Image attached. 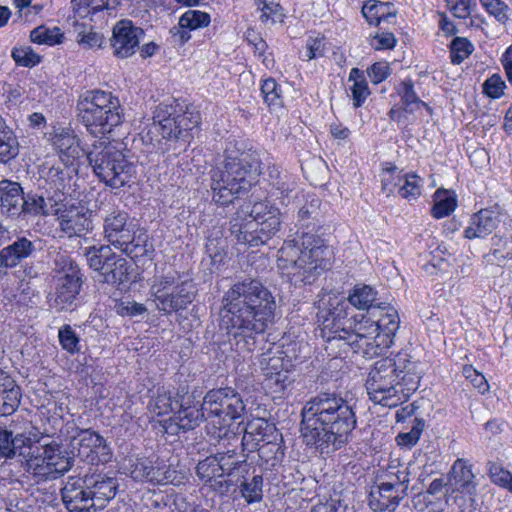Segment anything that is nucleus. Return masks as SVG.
<instances>
[{"mask_svg":"<svg viewBox=\"0 0 512 512\" xmlns=\"http://www.w3.org/2000/svg\"><path fill=\"white\" fill-rule=\"evenodd\" d=\"M103 227L107 241L131 258L148 255L153 251L147 233L137 229V225L129 221L124 211H113L107 215Z\"/></svg>","mask_w":512,"mask_h":512,"instance_id":"nucleus-12","label":"nucleus"},{"mask_svg":"<svg viewBox=\"0 0 512 512\" xmlns=\"http://www.w3.org/2000/svg\"><path fill=\"white\" fill-rule=\"evenodd\" d=\"M53 263L54 293L51 305L58 311L72 309L81 291L83 274L66 252H58Z\"/></svg>","mask_w":512,"mask_h":512,"instance_id":"nucleus-13","label":"nucleus"},{"mask_svg":"<svg viewBox=\"0 0 512 512\" xmlns=\"http://www.w3.org/2000/svg\"><path fill=\"white\" fill-rule=\"evenodd\" d=\"M492 241L495 248L491 256L498 264L512 258V235L505 237L494 235Z\"/></svg>","mask_w":512,"mask_h":512,"instance_id":"nucleus-52","label":"nucleus"},{"mask_svg":"<svg viewBox=\"0 0 512 512\" xmlns=\"http://www.w3.org/2000/svg\"><path fill=\"white\" fill-rule=\"evenodd\" d=\"M64 38L60 28L53 27L47 28L45 26H39L31 31L30 39L34 43L56 45L60 44Z\"/></svg>","mask_w":512,"mask_h":512,"instance_id":"nucleus-48","label":"nucleus"},{"mask_svg":"<svg viewBox=\"0 0 512 512\" xmlns=\"http://www.w3.org/2000/svg\"><path fill=\"white\" fill-rule=\"evenodd\" d=\"M75 29L77 32L76 40L80 46L86 49L100 48L103 43V35L93 29L87 28L84 23H76Z\"/></svg>","mask_w":512,"mask_h":512,"instance_id":"nucleus-44","label":"nucleus"},{"mask_svg":"<svg viewBox=\"0 0 512 512\" xmlns=\"http://www.w3.org/2000/svg\"><path fill=\"white\" fill-rule=\"evenodd\" d=\"M263 6L261 8V20L263 22L271 20L272 23H276L277 21H281L283 13L282 7L275 3L273 0H258Z\"/></svg>","mask_w":512,"mask_h":512,"instance_id":"nucleus-61","label":"nucleus"},{"mask_svg":"<svg viewBox=\"0 0 512 512\" xmlns=\"http://www.w3.org/2000/svg\"><path fill=\"white\" fill-rule=\"evenodd\" d=\"M86 481L94 510L103 509L116 496L118 489L116 478L102 473H92L86 474Z\"/></svg>","mask_w":512,"mask_h":512,"instance_id":"nucleus-21","label":"nucleus"},{"mask_svg":"<svg viewBox=\"0 0 512 512\" xmlns=\"http://www.w3.org/2000/svg\"><path fill=\"white\" fill-rule=\"evenodd\" d=\"M404 179L402 183L399 185L398 193L402 198L411 200L416 199L421 194L420 190V178L418 175L412 174H404Z\"/></svg>","mask_w":512,"mask_h":512,"instance_id":"nucleus-58","label":"nucleus"},{"mask_svg":"<svg viewBox=\"0 0 512 512\" xmlns=\"http://www.w3.org/2000/svg\"><path fill=\"white\" fill-rule=\"evenodd\" d=\"M456 208V199L445 190H437L434 195V205L431 209L432 216L440 219L448 216Z\"/></svg>","mask_w":512,"mask_h":512,"instance_id":"nucleus-42","label":"nucleus"},{"mask_svg":"<svg viewBox=\"0 0 512 512\" xmlns=\"http://www.w3.org/2000/svg\"><path fill=\"white\" fill-rule=\"evenodd\" d=\"M214 455L217 457L223 477L235 478V481H239L249 471L246 456L237 454L234 449L217 452Z\"/></svg>","mask_w":512,"mask_h":512,"instance_id":"nucleus-29","label":"nucleus"},{"mask_svg":"<svg viewBox=\"0 0 512 512\" xmlns=\"http://www.w3.org/2000/svg\"><path fill=\"white\" fill-rule=\"evenodd\" d=\"M316 308L320 336L327 342L329 354L339 349L364 358L378 356L392 346L400 325L398 312L391 305L348 318L345 298L334 292L319 294Z\"/></svg>","mask_w":512,"mask_h":512,"instance_id":"nucleus-1","label":"nucleus"},{"mask_svg":"<svg viewBox=\"0 0 512 512\" xmlns=\"http://www.w3.org/2000/svg\"><path fill=\"white\" fill-rule=\"evenodd\" d=\"M348 80L353 82L351 87L353 105L358 108L369 95L367 82L363 76V72L358 68L351 69Z\"/></svg>","mask_w":512,"mask_h":512,"instance_id":"nucleus-41","label":"nucleus"},{"mask_svg":"<svg viewBox=\"0 0 512 512\" xmlns=\"http://www.w3.org/2000/svg\"><path fill=\"white\" fill-rule=\"evenodd\" d=\"M159 457H130L125 460L124 471L136 481L147 480L155 483L159 480L158 467Z\"/></svg>","mask_w":512,"mask_h":512,"instance_id":"nucleus-25","label":"nucleus"},{"mask_svg":"<svg viewBox=\"0 0 512 512\" xmlns=\"http://www.w3.org/2000/svg\"><path fill=\"white\" fill-rule=\"evenodd\" d=\"M182 281L180 274L176 271L155 277L152 285L155 303L160 302V295L167 296L168 292L175 289L179 284H182Z\"/></svg>","mask_w":512,"mask_h":512,"instance_id":"nucleus-40","label":"nucleus"},{"mask_svg":"<svg viewBox=\"0 0 512 512\" xmlns=\"http://www.w3.org/2000/svg\"><path fill=\"white\" fill-rule=\"evenodd\" d=\"M62 199H53L52 202L46 201L43 195L37 193L23 194V198L20 205V215H53L54 209L58 206V202Z\"/></svg>","mask_w":512,"mask_h":512,"instance_id":"nucleus-33","label":"nucleus"},{"mask_svg":"<svg viewBox=\"0 0 512 512\" xmlns=\"http://www.w3.org/2000/svg\"><path fill=\"white\" fill-rule=\"evenodd\" d=\"M408 483V473H403V478H397L395 482H380L373 486L369 493V507L376 512L394 511L406 496Z\"/></svg>","mask_w":512,"mask_h":512,"instance_id":"nucleus-18","label":"nucleus"},{"mask_svg":"<svg viewBox=\"0 0 512 512\" xmlns=\"http://www.w3.org/2000/svg\"><path fill=\"white\" fill-rule=\"evenodd\" d=\"M376 292L368 285L356 286L353 292L349 295V302L360 310H367L369 312L374 307H384L386 304L373 305Z\"/></svg>","mask_w":512,"mask_h":512,"instance_id":"nucleus-39","label":"nucleus"},{"mask_svg":"<svg viewBox=\"0 0 512 512\" xmlns=\"http://www.w3.org/2000/svg\"><path fill=\"white\" fill-rule=\"evenodd\" d=\"M200 122V112L192 105L183 109L179 104H160L153 113L152 129L167 141L185 144Z\"/></svg>","mask_w":512,"mask_h":512,"instance_id":"nucleus-11","label":"nucleus"},{"mask_svg":"<svg viewBox=\"0 0 512 512\" xmlns=\"http://www.w3.org/2000/svg\"><path fill=\"white\" fill-rule=\"evenodd\" d=\"M282 354L283 352L280 350L269 348L266 352L257 357L259 367L266 378L286 368L288 361H284Z\"/></svg>","mask_w":512,"mask_h":512,"instance_id":"nucleus-38","label":"nucleus"},{"mask_svg":"<svg viewBox=\"0 0 512 512\" xmlns=\"http://www.w3.org/2000/svg\"><path fill=\"white\" fill-rule=\"evenodd\" d=\"M327 250L321 239L304 233L300 239L284 242L277 254L278 267L289 270V273L310 284L326 269Z\"/></svg>","mask_w":512,"mask_h":512,"instance_id":"nucleus-6","label":"nucleus"},{"mask_svg":"<svg viewBox=\"0 0 512 512\" xmlns=\"http://www.w3.org/2000/svg\"><path fill=\"white\" fill-rule=\"evenodd\" d=\"M231 233L239 243L250 246L265 244L280 229L281 213L268 201L256 202L247 217L239 214L231 220Z\"/></svg>","mask_w":512,"mask_h":512,"instance_id":"nucleus-9","label":"nucleus"},{"mask_svg":"<svg viewBox=\"0 0 512 512\" xmlns=\"http://www.w3.org/2000/svg\"><path fill=\"white\" fill-rule=\"evenodd\" d=\"M71 5L75 16L79 18H87L104 7L103 0H72Z\"/></svg>","mask_w":512,"mask_h":512,"instance_id":"nucleus-60","label":"nucleus"},{"mask_svg":"<svg viewBox=\"0 0 512 512\" xmlns=\"http://www.w3.org/2000/svg\"><path fill=\"white\" fill-rule=\"evenodd\" d=\"M69 446L73 457H78L91 465L108 463L113 457L106 439L92 429L79 430L70 438Z\"/></svg>","mask_w":512,"mask_h":512,"instance_id":"nucleus-15","label":"nucleus"},{"mask_svg":"<svg viewBox=\"0 0 512 512\" xmlns=\"http://www.w3.org/2000/svg\"><path fill=\"white\" fill-rule=\"evenodd\" d=\"M421 366L407 351L376 361L366 380L370 400L390 408L406 402L419 387Z\"/></svg>","mask_w":512,"mask_h":512,"instance_id":"nucleus-4","label":"nucleus"},{"mask_svg":"<svg viewBox=\"0 0 512 512\" xmlns=\"http://www.w3.org/2000/svg\"><path fill=\"white\" fill-rule=\"evenodd\" d=\"M144 36V30L137 27L129 19L118 21L112 30L110 45L113 53L118 58H128L135 54L139 48L141 38Z\"/></svg>","mask_w":512,"mask_h":512,"instance_id":"nucleus-19","label":"nucleus"},{"mask_svg":"<svg viewBox=\"0 0 512 512\" xmlns=\"http://www.w3.org/2000/svg\"><path fill=\"white\" fill-rule=\"evenodd\" d=\"M504 87V81L497 74L492 75L483 84L484 93L491 98H499L503 94Z\"/></svg>","mask_w":512,"mask_h":512,"instance_id":"nucleus-63","label":"nucleus"},{"mask_svg":"<svg viewBox=\"0 0 512 512\" xmlns=\"http://www.w3.org/2000/svg\"><path fill=\"white\" fill-rule=\"evenodd\" d=\"M73 164H58L48 169L46 173V181L49 183L50 188L54 189V195L48 197L47 200L52 202L53 199H62L63 196L71 187L73 174L76 173Z\"/></svg>","mask_w":512,"mask_h":512,"instance_id":"nucleus-28","label":"nucleus"},{"mask_svg":"<svg viewBox=\"0 0 512 512\" xmlns=\"http://www.w3.org/2000/svg\"><path fill=\"white\" fill-rule=\"evenodd\" d=\"M61 496L65 507L71 512H88L93 508L86 475L84 477H68L61 489Z\"/></svg>","mask_w":512,"mask_h":512,"instance_id":"nucleus-20","label":"nucleus"},{"mask_svg":"<svg viewBox=\"0 0 512 512\" xmlns=\"http://www.w3.org/2000/svg\"><path fill=\"white\" fill-rule=\"evenodd\" d=\"M89 164L95 175L106 186L119 189L133 178L135 168L124 154L121 144L103 139L94 141L87 153Z\"/></svg>","mask_w":512,"mask_h":512,"instance_id":"nucleus-8","label":"nucleus"},{"mask_svg":"<svg viewBox=\"0 0 512 512\" xmlns=\"http://www.w3.org/2000/svg\"><path fill=\"white\" fill-rule=\"evenodd\" d=\"M52 143L59 152L63 163L73 164L79 158L81 148L79 140L70 128H59L55 130L52 136Z\"/></svg>","mask_w":512,"mask_h":512,"instance_id":"nucleus-27","label":"nucleus"},{"mask_svg":"<svg viewBox=\"0 0 512 512\" xmlns=\"http://www.w3.org/2000/svg\"><path fill=\"white\" fill-rule=\"evenodd\" d=\"M197 476L205 484L211 483L216 478H223L217 457L211 455L206 459L200 461L196 467Z\"/></svg>","mask_w":512,"mask_h":512,"instance_id":"nucleus-45","label":"nucleus"},{"mask_svg":"<svg viewBox=\"0 0 512 512\" xmlns=\"http://www.w3.org/2000/svg\"><path fill=\"white\" fill-rule=\"evenodd\" d=\"M203 409L208 413L207 434L220 440L227 438L230 425L245 413L241 395L231 387L213 389L203 400Z\"/></svg>","mask_w":512,"mask_h":512,"instance_id":"nucleus-10","label":"nucleus"},{"mask_svg":"<svg viewBox=\"0 0 512 512\" xmlns=\"http://www.w3.org/2000/svg\"><path fill=\"white\" fill-rule=\"evenodd\" d=\"M21 467L37 483L52 480L43 444L28 451L27 458L21 461Z\"/></svg>","mask_w":512,"mask_h":512,"instance_id":"nucleus-30","label":"nucleus"},{"mask_svg":"<svg viewBox=\"0 0 512 512\" xmlns=\"http://www.w3.org/2000/svg\"><path fill=\"white\" fill-rule=\"evenodd\" d=\"M261 174V161L255 152L227 155L221 166L211 171L212 198L219 205L231 204L247 193Z\"/></svg>","mask_w":512,"mask_h":512,"instance_id":"nucleus-5","label":"nucleus"},{"mask_svg":"<svg viewBox=\"0 0 512 512\" xmlns=\"http://www.w3.org/2000/svg\"><path fill=\"white\" fill-rule=\"evenodd\" d=\"M301 416L304 438L322 453L347 444L357 424L353 406L334 392H322L312 397L304 405Z\"/></svg>","mask_w":512,"mask_h":512,"instance_id":"nucleus-3","label":"nucleus"},{"mask_svg":"<svg viewBox=\"0 0 512 512\" xmlns=\"http://www.w3.org/2000/svg\"><path fill=\"white\" fill-rule=\"evenodd\" d=\"M36 251V241L25 236H18L11 244L1 249V256L4 266L10 269L34 256Z\"/></svg>","mask_w":512,"mask_h":512,"instance_id":"nucleus-26","label":"nucleus"},{"mask_svg":"<svg viewBox=\"0 0 512 512\" xmlns=\"http://www.w3.org/2000/svg\"><path fill=\"white\" fill-rule=\"evenodd\" d=\"M386 6L384 3L377 2L375 0L367 1L362 7V14L370 24L378 25L384 20L388 14H386Z\"/></svg>","mask_w":512,"mask_h":512,"instance_id":"nucleus-59","label":"nucleus"},{"mask_svg":"<svg viewBox=\"0 0 512 512\" xmlns=\"http://www.w3.org/2000/svg\"><path fill=\"white\" fill-rule=\"evenodd\" d=\"M21 390L14 380L0 390V416L13 414L20 405Z\"/></svg>","mask_w":512,"mask_h":512,"instance_id":"nucleus-36","label":"nucleus"},{"mask_svg":"<svg viewBox=\"0 0 512 512\" xmlns=\"http://www.w3.org/2000/svg\"><path fill=\"white\" fill-rule=\"evenodd\" d=\"M386 165L387 166L384 167L381 171L380 179L382 191L388 196L394 192L395 188H399V185L402 183L404 177L397 166L391 163H387Z\"/></svg>","mask_w":512,"mask_h":512,"instance_id":"nucleus-47","label":"nucleus"},{"mask_svg":"<svg viewBox=\"0 0 512 512\" xmlns=\"http://www.w3.org/2000/svg\"><path fill=\"white\" fill-rule=\"evenodd\" d=\"M398 93L401 97V102L406 112L412 113L420 106H426V104L420 100L414 91L413 83L411 80L403 81L398 87Z\"/></svg>","mask_w":512,"mask_h":512,"instance_id":"nucleus-46","label":"nucleus"},{"mask_svg":"<svg viewBox=\"0 0 512 512\" xmlns=\"http://www.w3.org/2000/svg\"><path fill=\"white\" fill-rule=\"evenodd\" d=\"M179 405V400L164 389H158L156 397L150 403L152 411L158 416L175 411Z\"/></svg>","mask_w":512,"mask_h":512,"instance_id":"nucleus-43","label":"nucleus"},{"mask_svg":"<svg viewBox=\"0 0 512 512\" xmlns=\"http://www.w3.org/2000/svg\"><path fill=\"white\" fill-rule=\"evenodd\" d=\"M23 189L17 182L9 180L0 181V206L12 216L20 215V205L23 198Z\"/></svg>","mask_w":512,"mask_h":512,"instance_id":"nucleus-32","label":"nucleus"},{"mask_svg":"<svg viewBox=\"0 0 512 512\" xmlns=\"http://www.w3.org/2000/svg\"><path fill=\"white\" fill-rule=\"evenodd\" d=\"M487 13L499 23L505 24L509 20L510 8L502 0H479Z\"/></svg>","mask_w":512,"mask_h":512,"instance_id":"nucleus-56","label":"nucleus"},{"mask_svg":"<svg viewBox=\"0 0 512 512\" xmlns=\"http://www.w3.org/2000/svg\"><path fill=\"white\" fill-rule=\"evenodd\" d=\"M46 452V459L51 479H57L70 471L73 466L74 457L62 446V444L51 441L43 444Z\"/></svg>","mask_w":512,"mask_h":512,"instance_id":"nucleus-24","label":"nucleus"},{"mask_svg":"<svg viewBox=\"0 0 512 512\" xmlns=\"http://www.w3.org/2000/svg\"><path fill=\"white\" fill-rule=\"evenodd\" d=\"M196 290L191 280H184L175 289L168 292L167 296L160 295V302L156 304L159 311L165 314L184 310L195 298Z\"/></svg>","mask_w":512,"mask_h":512,"instance_id":"nucleus-22","label":"nucleus"},{"mask_svg":"<svg viewBox=\"0 0 512 512\" xmlns=\"http://www.w3.org/2000/svg\"><path fill=\"white\" fill-rule=\"evenodd\" d=\"M11 56L17 65L23 67H34L41 61V57L29 46L15 47Z\"/></svg>","mask_w":512,"mask_h":512,"instance_id":"nucleus-57","label":"nucleus"},{"mask_svg":"<svg viewBox=\"0 0 512 512\" xmlns=\"http://www.w3.org/2000/svg\"><path fill=\"white\" fill-rule=\"evenodd\" d=\"M261 93L264 102L269 106L279 107L281 105V88L275 79L267 78L261 85Z\"/></svg>","mask_w":512,"mask_h":512,"instance_id":"nucleus-55","label":"nucleus"},{"mask_svg":"<svg viewBox=\"0 0 512 512\" xmlns=\"http://www.w3.org/2000/svg\"><path fill=\"white\" fill-rule=\"evenodd\" d=\"M13 439V450L14 456L19 455L22 456L25 460L27 458L28 451H32V439L26 436L23 433H18L16 435L12 434Z\"/></svg>","mask_w":512,"mask_h":512,"instance_id":"nucleus-62","label":"nucleus"},{"mask_svg":"<svg viewBox=\"0 0 512 512\" xmlns=\"http://www.w3.org/2000/svg\"><path fill=\"white\" fill-rule=\"evenodd\" d=\"M451 477L459 490L473 496L476 494L477 483L471 465L463 459H457L451 470Z\"/></svg>","mask_w":512,"mask_h":512,"instance_id":"nucleus-34","label":"nucleus"},{"mask_svg":"<svg viewBox=\"0 0 512 512\" xmlns=\"http://www.w3.org/2000/svg\"><path fill=\"white\" fill-rule=\"evenodd\" d=\"M276 302L260 281L244 279L223 295L220 326L239 354L251 355L257 348L275 315Z\"/></svg>","mask_w":512,"mask_h":512,"instance_id":"nucleus-2","label":"nucleus"},{"mask_svg":"<svg viewBox=\"0 0 512 512\" xmlns=\"http://www.w3.org/2000/svg\"><path fill=\"white\" fill-rule=\"evenodd\" d=\"M18 154V142L13 131L0 115V162H7Z\"/></svg>","mask_w":512,"mask_h":512,"instance_id":"nucleus-37","label":"nucleus"},{"mask_svg":"<svg viewBox=\"0 0 512 512\" xmlns=\"http://www.w3.org/2000/svg\"><path fill=\"white\" fill-rule=\"evenodd\" d=\"M77 110L81 123L94 135L109 134L123 121L120 101L109 91H86L78 99Z\"/></svg>","mask_w":512,"mask_h":512,"instance_id":"nucleus-7","label":"nucleus"},{"mask_svg":"<svg viewBox=\"0 0 512 512\" xmlns=\"http://www.w3.org/2000/svg\"><path fill=\"white\" fill-rule=\"evenodd\" d=\"M474 50L473 44L463 37H456L450 44V58L453 64H461Z\"/></svg>","mask_w":512,"mask_h":512,"instance_id":"nucleus-49","label":"nucleus"},{"mask_svg":"<svg viewBox=\"0 0 512 512\" xmlns=\"http://www.w3.org/2000/svg\"><path fill=\"white\" fill-rule=\"evenodd\" d=\"M500 223V213L492 209H481L474 213L464 230V237L473 240L491 234Z\"/></svg>","mask_w":512,"mask_h":512,"instance_id":"nucleus-23","label":"nucleus"},{"mask_svg":"<svg viewBox=\"0 0 512 512\" xmlns=\"http://www.w3.org/2000/svg\"><path fill=\"white\" fill-rule=\"evenodd\" d=\"M85 255L90 268L99 273L102 282L121 284L128 280L129 264L127 260L112 252L109 246L88 247Z\"/></svg>","mask_w":512,"mask_h":512,"instance_id":"nucleus-14","label":"nucleus"},{"mask_svg":"<svg viewBox=\"0 0 512 512\" xmlns=\"http://www.w3.org/2000/svg\"><path fill=\"white\" fill-rule=\"evenodd\" d=\"M210 23V15L199 10H188L179 19L181 27H187L188 30H195L207 27Z\"/></svg>","mask_w":512,"mask_h":512,"instance_id":"nucleus-50","label":"nucleus"},{"mask_svg":"<svg viewBox=\"0 0 512 512\" xmlns=\"http://www.w3.org/2000/svg\"><path fill=\"white\" fill-rule=\"evenodd\" d=\"M58 338L63 350L71 354L80 351L79 336L70 325H64L59 329Z\"/></svg>","mask_w":512,"mask_h":512,"instance_id":"nucleus-54","label":"nucleus"},{"mask_svg":"<svg viewBox=\"0 0 512 512\" xmlns=\"http://www.w3.org/2000/svg\"><path fill=\"white\" fill-rule=\"evenodd\" d=\"M263 478L256 475L250 482L243 481L241 483V494L248 504L260 502L262 500Z\"/></svg>","mask_w":512,"mask_h":512,"instance_id":"nucleus-51","label":"nucleus"},{"mask_svg":"<svg viewBox=\"0 0 512 512\" xmlns=\"http://www.w3.org/2000/svg\"><path fill=\"white\" fill-rule=\"evenodd\" d=\"M204 409L197 408L196 406H185L180 403L178 410L170 417V424L167 429H171L172 433H177L178 430L188 431L199 426L204 418Z\"/></svg>","mask_w":512,"mask_h":512,"instance_id":"nucleus-31","label":"nucleus"},{"mask_svg":"<svg viewBox=\"0 0 512 512\" xmlns=\"http://www.w3.org/2000/svg\"><path fill=\"white\" fill-rule=\"evenodd\" d=\"M60 231L68 238L82 237L93 228L92 213L84 206L61 205L54 209Z\"/></svg>","mask_w":512,"mask_h":512,"instance_id":"nucleus-17","label":"nucleus"},{"mask_svg":"<svg viewBox=\"0 0 512 512\" xmlns=\"http://www.w3.org/2000/svg\"><path fill=\"white\" fill-rule=\"evenodd\" d=\"M425 428V421L421 418H415L412 428L409 432L400 433L396 437L397 444L401 447L411 448L417 444Z\"/></svg>","mask_w":512,"mask_h":512,"instance_id":"nucleus-53","label":"nucleus"},{"mask_svg":"<svg viewBox=\"0 0 512 512\" xmlns=\"http://www.w3.org/2000/svg\"><path fill=\"white\" fill-rule=\"evenodd\" d=\"M447 6L453 16L461 19L471 14L472 0H446Z\"/></svg>","mask_w":512,"mask_h":512,"instance_id":"nucleus-64","label":"nucleus"},{"mask_svg":"<svg viewBox=\"0 0 512 512\" xmlns=\"http://www.w3.org/2000/svg\"><path fill=\"white\" fill-rule=\"evenodd\" d=\"M276 428L269 424L264 418H253L249 420L244 428L242 447L244 452L257 450L263 459H269V453L275 455L281 450L276 443Z\"/></svg>","mask_w":512,"mask_h":512,"instance_id":"nucleus-16","label":"nucleus"},{"mask_svg":"<svg viewBox=\"0 0 512 512\" xmlns=\"http://www.w3.org/2000/svg\"><path fill=\"white\" fill-rule=\"evenodd\" d=\"M271 186L278 192L283 204H289L296 195V183L287 173H281L276 169L270 172Z\"/></svg>","mask_w":512,"mask_h":512,"instance_id":"nucleus-35","label":"nucleus"}]
</instances>
